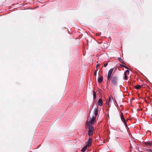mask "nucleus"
I'll list each match as a JSON object with an SVG mask.
<instances>
[{
    "mask_svg": "<svg viewBox=\"0 0 152 152\" xmlns=\"http://www.w3.org/2000/svg\"><path fill=\"white\" fill-rule=\"evenodd\" d=\"M110 80L113 85H116L118 84V79L116 76H113L112 75L111 77Z\"/></svg>",
    "mask_w": 152,
    "mask_h": 152,
    "instance_id": "1",
    "label": "nucleus"
},
{
    "mask_svg": "<svg viewBox=\"0 0 152 152\" xmlns=\"http://www.w3.org/2000/svg\"><path fill=\"white\" fill-rule=\"evenodd\" d=\"M88 128V135L89 136H91L93 134V132L94 131V127L91 125H89Z\"/></svg>",
    "mask_w": 152,
    "mask_h": 152,
    "instance_id": "2",
    "label": "nucleus"
},
{
    "mask_svg": "<svg viewBox=\"0 0 152 152\" xmlns=\"http://www.w3.org/2000/svg\"><path fill=\"white\" fill-rule=\"evenodd\" d=\"M121 118L122 121L124 123L126 127H127V122L126 121V120L124 117V115L121 112Z\"/></svg>",
    "mask_w": 152,
    "mask_h": 152,
    "instance_id": "3",
    "label": "nucleus"
},
{
    "mask_svg": "<svg viewBox=\"0 0 152 152\" xmlns=\"http://www.w3.org/2000/svg\"><path fill=\"white\" fill-rule=\"evenodd\" d=\"M96 117L95 116H94L92 117V118L90 122V124L91 125L94 124L95 121H96Z\"/></svg>",
    "mask_w": 152,
    "mask_h": 152,
    "instance_id": "4",
    "label": "nucleus"
},
{
    "mask_svg": "<svg viewBox=\"0 0 152 152\" xmlns=\"http://www.w3.org/2000/svg\"><path fill=\"white\" fill-rule=\"evenodd\" d=\"M92 141V140L91 138L90 137H89L88 142H87V145L88 146H90L91 145V142Z\"/></svg>",
    "mask_w": 152,
    "mask_h": 152,
    "instance_id": "5",
    "label": "nucleus"
},
{
    "mask_svg": "<svg viewBox=\"0 0 152 152\" xmlns=\"http://www.w3.org/2000/svg\"><path fill=\"white\" fill-rule=\"evenodd\" d=\"M99 111V110L98 109V108H94V110L93 111V113L95 115V116H96L98 115V112Z\"/></svg>",
    "mask_w": 152,
    "mask_h": 152,
    "instance_id": "6",
    "label": "nucleus"
},
{
    "mask_svg": "<svg viewBox=\"0 0 152 152\" xmlns=\"http://www.w3.org/2000/svg\"><path fill=\"white\" fill-rule=\"evenodd\" d=\"M103 102H102V98H100L98 101V104L99 106H101L102 105Z\"/></svg>",
    "mask_w": 152,
    "mask_h": 152,
    "instance_id": "7",
    "label": "nucleus"
},
{
    "mask_svg": "<svg viewBox=\"0 0 152 152\" xmlns=\"http://www.w3.org/2000/svg\"><path fill=\"white\" fill-rule=\"evenodd\" d=\"M145 144L147 146H151L152 145V142H145Z\"/></svg>",
    "mask_w": 152,
    "mask_h": 152,
    "instance_id": "8",
    "label": "nucleus"
},
{
    "mask_svg": "<svg viewBox=\"0 0 152 152\" xmlns=\"http://www.w3.org/2000/svg\"><path fill=\"white\" fill-rule=\"evenodd\" d=\"M88 147V146L86 145L81 149V151L83 152H84L86 150Z\"/></svg>",
    "mask_w": 152,
    "mask_h": 152,
    "instance_id": "9",
    "label": "nucleus"
},
{
    "mask_svg": "<svg viewBox=\"0 0 152 152\" xmlns=\"http://www.w3.org/2000/svg\"><path fill=\"white\" fill-rule=\"evenodd\" d=\"M103 80V78L102 76L100 77V78H99L98 79V81L99 83H100L102 82Z\"/></svg>",
    "mask_w": 152,
    "mask_h": 152,
    "instance_id": "10",
    "label": "nucleus"
},
{
    "mask_svg": "<svg viewBox=\"0 0 152 152\" xmlns=\"http://www.w3.org/2000/svg\"><path fill=\"white\" fill-rule=\"evenodd\" d=\"M141 86H140L139 85H137V86H134V88L135 89H136L137 90H138V89H140L141 88Z\"/></svg>",
    "mask_w": 152,
    "mask_h": 152,
    "instance_id": "11",
    "label": "nucleus"
},
{
    "mask_svg": "<svg viewBox=\"0 0 152 152\" xmlns=\"http://www.w3.org/2000/svg\"><path fill=\"white\" fill-rule=\"evenodd\" d=\"M113 68H112L110 69L108 72V74L111 75L113 73Z\"/></svg>",
    "mask_w": 152,
    "mask_h": 152,
    "instance_id": "12",
    "label": "nucleus"
},
{
    "mask_svg": "<svg viewBox=\"0 0 152 152\" xmlns=\"http://www.w3.org/2000/svg\"><path fill=\"white\" fill-rule=\"evenodd\" d=\"M118 60L120 61V62L121 63L124 64H125V63L124 62V61H123L122 58H118Z\"/></svg>",
    "mask_w": 152,
    "mask_h": 152,
    "instance_id": "13",
    "label": "nucleus"
},
{
    "mask_svg": "<svg viewBox=\"0 0 152 152\" xmlns=\"http://www.w3.org/2000/svg\"><path fill=\"white\" fill-rule=\"evenodd\" d=\"M96 97V94L95 93V92L94 91H93V97H94V99L95 100Z\"/></svg>",
    "mask_w": 152,
    "mask_h": 152,
    "instance_id": "14",
    "label": "nucleus"
},
{
    "mask_svg": "<svg viewBox=\"0 0 152 152\" xmlns=\"http://www.w3.org/2000/svg\"><path fill=\"white\" fill-rule=\"evenodd\" d=\"M95 106V108H98V107L97 106V104L96 103L94 102V103L92 107H93L94 106Z\"/></svg>",
    "mask_w": 152,
    "mask_h": 152,
    "instance_id": "15",
    "label": "nucleus"
},
{
    "mask_svg": "<svg viewBox=\"0 0 152 152\" xmlns=\"http://www.w3.org/2000/svg\"><path fill=\"white\" fill-rule=\"evenodd\" d=\"M111 75H109V74H108V75H107V80H108L109 79H110V77H111Z\"/></svg>",
    "mask_w": 152,
    "mask_h": 152,
    "instance_id": "16",
    "label": "nucleus"
},
{
    "mask_svg": "<svg viewBox=\"0 0 152 152\" xmlns=\"http://www.w3.org/2000/svg\"><path fill=\"white\" fill-rule=\"evenodd\" d=\"M127 78H128V77H127V76H126V75H125L124 77V79L125 80H127Z\"/></svg>",
    "mask_w": 152,
    "mask_h": 152,
    "instance_id": "17",
    "label": "nucleus"
},
{
    "mask_svg": "<svg viewBox=\"0 0 152 152\" xmlns=\"http://www.w3.org/2000/svg\"><path fill=\"white\" fill-rule=\"evenodd\" d=\"M97 70L95 71L94 72V75L96 76V73H97Z\"/></svg>",
    "mask_w": 152,
    "mask_h": 152,
    "instance_id": "18",
    "label": "nucleus"
},
{
    "mask_svg": "<svg viewBox=\"0 0 152 152\" xmlns=\"http://www.w3.org/2000/svg\"><path fill=\"white\" fill-rule=\"evenodd\" d=\"M113 99V98L112 97L111 98L110 97L109 98V102H111V100H112Z\"/></svg>",
    "mask_w": 152,
    "mask_h": 152,
    "instance_id": "19",
    "label": "nucleus"
},
{
    "mask_svg": "<svg viewBox=\"0 0 152 152\" xmlns=\"http://www.w3.org/2000/svg\"><path fill=\"white\" fill-rule=\"evenodd\" d=\"M124 67L126 69H129V68H128V67L126 66L125 65H124Z\"/></svg>",
    "mask_w": 152,
    "mask_h": 152,
    "instance_id": "20",
    "label": "nucleus"
},
{
    "mask_svg": "<svg viewBox=\"0 0 152 152\" xmlns=\"http://www.w3.org/2000/svg\"><path fill=\"white\" fill-rule=\"evenodd\" d=\"M108 65V64L106 63H105V64L104 65V67H106Z\"/></svg>",
    "mask_w": 152,
    "mask_h": 152,
    "instance_id": "21",
    "label": "nucleus"
},
{
    "mask_svg": "<svg viewBox=\"0 0 152 152\" xmlns=\"http://www.w3.org/2000/svg\"><path fill=\"white\" fill-rule=\"evenodd\" d=\"M99 66V64H97V65L96 66V68H98Z\"/></svg>",
    "mask_w": 152,
    "mask_h": 152,
    "instance_id": "22",
    "label": "nucleus"
},
{
    "mask_svg": "<svg viewBox=\"0 0 152 152\" xmlns=\"http://www.w3.org/2000/svg\"><path fill=\"white\" fill-rule=\"evenodd\" d=\"M125 72H126V73H129V71L128 70H126Z\"/></svg>",
    "mask_w": 152,
    "mask_h": 152,
    "instance_id": "23",
    "label": "nucleus"
},
{
    "mask_svg": "<svg viewBox=\"0 0 152 152\" xmlns=\"http://www.w3.org/2000/svg\"><path fill=\"white\" fill-rule=\"evenodd\" d=\"M120 66H121V67H123L124 66V65H123V64H120Z\"/></svg>",
    "mask_w": 152,
    "mask_h": 152,
    "instance_id": "24",
    "label": "nucleus"
},
{
    "mask_svg": "<svg viewBox=\"0 0 152 152\" xmlns=\"http://www.w3.org/2000/svg\"><path fill=\"white\" fill-rule=\"evenodd\" d=\"M124 76H125V75H126V76H127L126 73V72H125L124 73Z\"/></svg>",
    "mask_w": 152,
    "mask_h": 152,
    "instance_id": "25",
    "label": "nucleus"
},
{
    "mask_svg": "<svg viewBox=\"0 0 152 152\" xmlns=\"http://www.w3.org/2000/svg\"><path fill=\"white\" fill-rule=\"evenodd\" d=\"M115 103L117 104V102L116 101H115Z\"/></svg>",
    "mask_w": 152,
    "mask_h": 152,
    "instance_id": "26",
    "label": "nucleus"
},
{
    "mask_svg": "<svg viewBox=\"0 0 152 152\" xmlns=\"http://www.w3.org/2000/svg\"><path fill=\"white\" fill-rule=\"evenodd\" d=\"M143 152L142 151H139V152Z\"/></svg>",
    "mask_w": 152,
    "mask_h": 152,
    "instance_id": "27",
    "label": "nucleus"
},
{
    "mask_svg": "<svg viewBox=\"0 0 152 152\" xmlns=\"http://www.w3.org/2000/svg\"><path fill=\"white\" fill-rule=\"evenodd\" d=\"M98 35V36H99V34H98V35Z\"/></svg>",
    "mask_w": 152,
    "mask_h": 152,
    "instance_id": "28",
    "label": "nucleus"
},
{
    "mask_svg": "<svg viewBox=\"0 0 152 152\" xmlns=\"http://www.w3.org/2000/svg\"><path fill=\"white\" fill-rule=\"evenodd\" d=\"M98 61L97 62V63H98Z\"/></svg>",
    "mask_w": 152,
    "mask_h": 152,
    "instance_id": "29",
    "label": "nucleus"
}]
</instances>
